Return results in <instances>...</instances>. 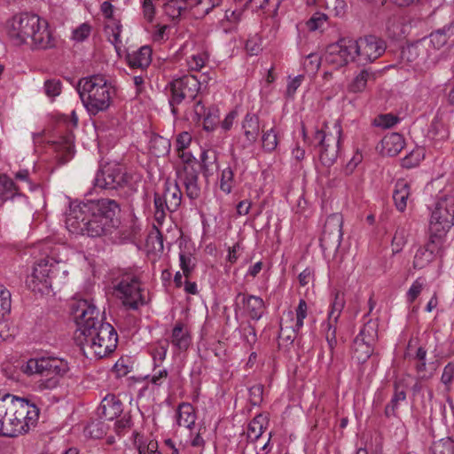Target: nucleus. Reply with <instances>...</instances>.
Masks as SVG:
<instances>
[{"mask_svg":"<svg viewBox=\"0 0 454 454\" xmlns=\"http://www.w3.org/2000/svg\"><path fill=\"white\" fill-rule=\"evenodd\" d=\"M121 207L119 203L108 198L87 200L71 203L66 217L67 230L75 235L91 238L112 232L119 225Z\"/></svg>","mask_w":454,"mask_h":454,"instance_id":"nucleus-1","label":"nucleus"},{"mask_svg":"<svg viewBox=\"0 0 454 454\" xmlns=\"http://www.w3.org/2000/svg\"><path fill=\"white\" fill-rule=\"evenodd\" d=\"M78 331L83 337L81 341L94 356L103 358L113 353L118 343L114 326L104 321V316L93 302L77 301L72 308Z\"/></svg>","mask_w":454,"mask_h":454,"instance_id":"nucleus-2","label":"nucleus"},{"mask_svg":"<svg viewBox=\"0 0 454 454\" xmlns=\"http://www.w3.org/2000/svg\"><path fill=\"white\" fill-rule=\"evenodd\" d=\"M40 408L29 398L12 394L0 395V435L17 437L37 423Z\"/></svg>","mask_w":454,"mask_h":454,"instance_id":"nucleus-3","label":"nucleus"},{"mask_svg":"<svg viewBox=\"0 0 454 454\" xmlns=\"http://www.w3.org/2000/svg\"><path fill=\"white\" fill-rule=\"evenodd\" d=\"M8 37L16 46L29 43L33 49L47 50L57 46L58 39L48 27V22L36 14L20 13L9 21Z\"/></svg>","mask_w":454,"mask_h":454,"instance_id":"nucleus-4","label":"nucleus"},{"mask_svg":"<svg viewBox=\"0 0 454 454\" xmlns=\"http://www.w3.org/2000/svg\"><path fill=\"white\" fill-rule=\"evenodd\" d=\"M450 26L446 25L408 44L402 51V59L420 68L434 66L438 61V51L450 39Z\"/></svg>","mask_w":454,"mask_h":454,"instance_id":"nucleus-5","label":"nucleus"},{"mask_svg":"<svg viewBox=\"0 0 454 454\" xmlns=\"http://www.w3.org/2000/svg\"><path fill=\"white\" fill-rule=\"evenodd\" d=\"M76 89L83 106L90 115H96L109 108L114 90L103 75L94 74L82 78Z\"/></svg>","mask_w":454,"mask_h":454,"instance_id":"nucleus-6","label":"nucleus"},{"mask_svg":"<svg viewBox=\"0 0 454 454\" xmlns=\"http://www.w3.org/2000/svg\"><path fill=\"white\" fill-rule=\"evenodd\" d=\"M69 369L65 359L51 356L30 358L21 367L25 374L40 377L38 387L41 390L56 388Z\"/></svg>","mask_w":454,"mask_h":454,"instance_id":"nucleus-7","label":"nucleus"},{"mask_svg":"<svg viewBox=\"0 0 454 454\" xmlns=\"http://www.w3.org/2000/svg\"><path fill=\"white\" fill-rule=\"evenodd\" d=\"M113 289L114 294L130 309H137L145 303L139 277L131 270L123 271L115 278L113 281Z\"/></svg>","mask_w":454,"mask_h":454,"instance_id":"nucleus-8","label":"nucleus"},{"mask_svg":"<svg viewBox=\"0 0 454 454\" xmlns=\"http://www.w3.org/2000/svg\"><path fill=\"white\" fill-rule=\"evenodd\" d=\"M169 90L168 104L174 116H178L177 106L182 103H192L197 99L200 90V82L194 75H184L168 84Z\"/></svg>","mask_w":454,"mask_h":454,"instance_id":"nucleus-9","label":"nucleus"},{"mask_svg":"<svg viewBox=\"0 0 454 454\" xmlns=\"http://www.w3.org/2000/svg\"><path fill=\"white\" fill-rule=\"evenodd\" d=\"M131 180L125 168L117 162H108L98 170L94 184L106 190H118L127 186Z\"/></svg>","mask_w":454,"mask_h":454,"instance_id":"nucleus-10","label":"nucleus"},{"mask_svg":"<svg viewBox=\"0 0 454 454\" xmlns=\"http://www.w3.org/2000/svg\"><path fill=\"white\" fill-rule=\"evenodd\" d=\"M52 258L38 261L31 276L27 280L28 287L35 293L49 294L51 289L52 278L56 277V265Z\"/></svg>","mask_w":454,"mask_h":454,"instance_id":"nucleus-11","label":"nucleus"},{"mask_svg":"<svg viewBox=\"0 0 454 454\" xmlns=\"http://www.w3.org/2000/svg\"><path fill=\"white\" fill-rule=\"evenodd\" d=\"M325 60L335 67H344L349 62L356 63L355 40L343 37L336 43L328 45L325 54Z\"/></svg>","mask_w":454,"mask_h":454,"instance_id":"nucleus-12","label":"nucleus"},{"mask_svg":"<svg viewBox=\"0 0 454 454\" xmlns=\"http://www.w3.org/2000/svg\"><path fill=\"white\" fill-rule=\"evenodd\" d=\"M355 43L358 66H366L375 61L386 51L384 40L373 35L361 36Z\"/></svg>","mask_w":454,"mask_h":454,"instance_id":"nucleus-13","label":"nucleus"},{"mask_svg":"<svg viewBox=\"0 0 454 454\" xmlns=\"http://www.w3.org/2000/svg\"><path fill=\"white\" fill-rule=\"evenodd\" d=\"M454 223V199L442 197L438 200L430 219V231H448Z\"/></svg>","mask_w":454,"mask_h":454,"instance_id":"nucleus-14","label":"nucleus"},{"mask_svg":"<svg viewBox=\"0 0 454 454\" xmlns=\"http://www.w3.org/2000/svg\"><path fill=\"white\" fill-rule=\"evenodd\" d=\"M343 218L340 214L330 215L325 223L320 238V247L324 251H337L342 240Z\"/></svg>","mask_w":454,"mask_h":454,"instance_id":"nucleus-15","label":"nucleus"},{"mask_svg":"<svg viewBox=\"0 0 454 454\" xmlns=\"http://www.w3.org/2000/svg\"><path fill=\"white\" fill-rule=\"evenodd\" d=\"M342 128L340 121L333 124V135H329L325 143L320 146L319 160L325 167H331L337 160L340 145Z\"/></svg>","mask_w":454,"mask_h":454,"instance_id":"nucleus-16","label":"nucleus"},{"mask_svg":"<svg viewBox=\"0 0 454 454\" xmlns=\"http://www.w3.org/2000/svg\"><path fill=\"white\" fill-rule=\"evenodd\" d=\"M235 301L237 306L242 304L247 315L252 320L258 321L262 317L265 310V303L261 297L239 293L235 298Z\"/></svg>","mask_w":454,"mask_h":454,"instance_id":"nucleus-17","label":"nucleus"},{"mask_svg":"<svg viewBox=\"0 0 454 454\" xmlns=\"http://www.w3.org/2000/svg\"><path fill=\"white\" fill-rule=\"evenodd\" d=\"M178 176L185 188V193L191 200H196L200 196V186L199 184V171L193 165L184 166L178 171Z\"/></svg>","mask_w":454,"mask_h":454,"instance_id":"nucleus-18","label":"nucleus"},{"mask_svg":"<svg viewBox=\"0 0 454 454\" xmlns=\"http://www.w3.org/2000/svg\"><path fill=\"white\" fill-rule=\"evenodd\" d=\"M122 403L114 395H107L98 408V414L101 419L113 420L122 413Z\"/></svg>","mask_w":454,"mask_h":454,"instance_id":"nucleus-19","label":"nucleus"},{"mask_svg":"<svg viewBox=\"0 0 454 454\" xmlns=\"http://www.w3.org/2000/svg\"><path fill=\"white\" fill-rule=\"evenodd\" d=\"M262 126L256 114L247 113L245 115L241 129L247 145H252L257 141Z\"/></svg>","mask_w":454,"mask_h":454,"instance_id":"nucleus-20","label":"nucleus"},{"mask_svg":"<svg viewBox=\"0 0 454 454\" xmlns=\"http://www.w3.org/2000/svg\"><path fill=\"white\" fill-rule=\"evenodd\" d=\"M247 8L248 7L246 4L235 2L234 8H229L225 11L224 18L221 20L220 24L226 33L237 28Z\"/></svg>","mask_w":454,"mask_h":454,"instance_id":"nucleus-21","label":"nucleus"},{"mask_svg":"<svg viewBox=\"0 0 454 454\" xmlns=\"http://www.w3.org/2000/svg\"><path fill=\"white\" fill-rule=\"evenodd\" d=\"M127 62L131 68H139L144 73L152 62V49L149 46H142L137 51L128 53Z\"/></svg>","mask_w":454,"mask_h":454,"instance_id":"nucleus-22","label":"nucleus"},{"mask_svg":"<svg viewBox=\"0 0 454 454\" xmlns=\"http://www.w3.org/2000/svg\"><path fill=\"white\" fill-rule=\"evenodd\" d=\"M170 342L179 350H186L191 343V336L187 326L182 321H177L172 329Z\"/></svg>","mask_w":454,"mask_h":454,"instance_id":"nucleus-23","label":"nucleus"},{"mask_svg":"<svg viewBox=\"0 0 454 454\" xmlns=\"http://www.w3.org/2000/svg\"><path fill=\"white\" fill-rule=\"evenodd\" d=\"M410 195V184L404 179H398L393 192V200L398 211L403 212L405 210Z\"/></svg>","mask_w":454,"mask_h":454,"instance_id":"nucleus-24","label":"nucleus"},{"mask_svg":"<svg viewBox=\"0 0 454 454\" xmlns=\"http://www.w3.org/2000/svg\"><path fill=\"white\" fill-rule=\"evenodd\" d=\"M382 153L387 156L397 155L404 146V140L402 135L391 133L381 140Z\"/></svg>","mask_w":454,"mask_h":454,"instance_id":"nucleus-25","label":"nucleus"},{"mask_svg":"<svg viewBox=\"0 0 454 454\" xmlns=\"http://www.w3.org/2000/svg\"><path fill=\"white\" fill-rule=\"evenodd\" d=\"M218 153L213 149L204 150L200 154V167L206 178L213 176L218 169Z\"/></svg>","mask_w":454,"mask_h":454,"instance_id":"nucleus-26","label":"nucleus"},{"mask_svg":"<svg viewBox=\"0 0 454 454\" xmlns=\"http://www.w3.org/2000/svg\"><path fill=\"white\" fill-rule=\"evenodd\" d=\"M177 425L191 428L195 424L196 414L193 406L189 403L179 404L176 411Z\"/></svg>","mask_w":454,"mask_h":454,"instance_id":"nucleus-27","label":"nucleus"},{"mask_svg":"<svg viewBox=\"0 0 454 454\" xmlns=\"http://www.w3.org/2000/svg\"><path fill=\"white\" fill-rule=\"evenodd\" d=\"M375 79V73L371 68L362 69L348 84V91L362 92L365 90L367 82Z\"/></svg>","mask_w":454,"mask_h":454,"instance_id":"nucleus-28","label":"nucleus"},{"mask_svg":"<svg viewBox=\"0 0 454 454\" xmlns=\"http://www.w3.org/2000/svg\"><path fill=\"white\" fill-rule=\"evenodd\" d=\"M19 195L20 193L14 182L6 175L0 174V200L5 201Z\"/></svg>","mask_w":454,"mask_h":454,"instance_id":"nucleus-29","label":"nucleus"},{"mask_svg":"<svg viewBox=\"0 0 454 454\" xmlns=\"http://www.w3.org/2000/svg\"><path fill=\"white\" fill-rule=\"evenodd\" d=\"M395 392L390 402L386 405L384 414L387 418L395 417L399 402L406 399V392L403 388H400L399 384L395 382Z\"/></svg>","mask_w":454,"mask_h":454,"instance_id":"nucleus-30","label":"nucleus"},{"mask_svg":"<svg viewBox=\"0 0 454 454\" xmlns=\"http://www.w3.org/2000/svg\"><path fill=\"white\" fill-rule=\"evenodd\" d=\"M373 345L360 339H355L353 352L359 363H364L373 353Z\"/></svg>","mask_w":454,"mask_h":454,"instance_id":"nucleus-31","label":"nucleus"},{"mask_svg":"<svg viewBox=\"0 0 454 454\" xmlns=\"http://www.w3.org/2000/svg\"><path fill=\"white\" fill-rule=\"evenodd\" d=\"M188 9H192V7L183 0H168L164 4L165 13L173 20H178L182 13Z\"/></svg>","mask_w":454,"mask_h":454,"instance_id":"nucleus-32","label":"nucleus"},{"mask_svg":"<svg viewBox=\"0 0 454 454\" xmlns=\"http://www.w3.org/2000/svg\"><path fill=\"white\" fill-rule=\"evenodd\" d=\"M345 306V299L344 294L336 291L334 293L333 300L331 303V310L328 313V317L326 322L338 323L340 316L341 314L342 309Z\"/></svg>","mask_w":454,"mask_h":454,"instance_id":"nucleus-33","label":"nucleus"},{"mask_svg":"<svg viewBox=\"0 0 454 454\" xmlns=\"http://www.w3.org/2000/svg\"><path fill=\"white\" fill-rule=\"evenodd\" d=\"M387 29L393 37H401L407 33L408 25L399 16H392L387 21Z\"/></svg>","mask_w":454,"mask_h":454,"instance_id":"nucleus-34","label":"nucleus"},{"mask_svg":"<svg viewBox=\"0 0 454 454\" xmlns=\"http://www.w3.org/2000/svg\"><path fill=\"white\" fill-rule=\"evenodd\" d=\"M265 419H266L262 415H258L254 417L248 424L247 434V438L251 442H257L262 435L264 430L263 424Z\"/></svg>","mask_w":454,"mask_h":454,"instance_id":"nucleus-35","label":"nucleus"},{"mask_svg":"<svg viewBox=\"0 0 454 454\" xmlns=\"http://www.w3.org/2000/svg\"><path fill=\"white\" fill-rule=\"evenodd\" d=\"M264 124L262 126V148L265 152L271 153L276 150L278 145V136L277 129L272 127L268 130H264Z\"/></svg>","mask_w":454,"mask_h":454,"instance_id":"nucleus-36","label":"nucleus"},{"mask_svg":"<svg viewBox=\"0 0 454 454\" xmlns=\"http://www.w3.org/2000/svg\"><path fill=\"white\" fill-rule=\"evenodd\" d=\"M170 141L160 136L154 137L151 139L150 149L152 153L156 157H161L168 154L170 151Z\"/></svg>","mask_w":454,"mask_h":454,"instance_id":"nucleus-37","label":"nucleus"},{"mask_svg":"<svg viewBox=\"0 0 454 454\" xmlns=\"http://www.w3.org/2000/svg\"><path fill=\"white\" fill-rule=\"evenodd\" d=\"M167 198L168 203V212L172 213L177 210L181 204L182 192L176 184L173 187H167L164 193L161 194Z\"/></svg>","mask_w":454,"mask_h":454,"instance_id":"nucleus-38","label":"nucleus"},{"mask_svg":"<svg viewBox=\"0 0 454 454\" xmlns=\"http://www.w3.org/2000/svg\"><path fill=\"white\" fill-rule=\"evenodd\" d=\"M154 218L159 224H162L164 222L167 212H168V203L167 198L160 193L154 194Z\"/></svg>","mask_w":454,"mask_h":454,"instance_id":"nucleus-39","label":"nucleus"},{"mask_svg":"<svg viewBox=\"0 0 454 454\" xmlns=\"http://www.w3.org/2000/svg\"><path fill=\"white\" fill-rule=\"evenodd\" d=\"M442 232H431L429 241L424 246V247L432 251V254L435 256H442L443 254V236Z\"/></svg>","mask_w":454,"mask_h":454,"instance_id":"nucleus-40","label":"nucleus"},{"mask_svg":"<svg viewBox=\"0 0 454 454\" xmlns=\"http://www.w3.org/2000/svg\"><path fill=\"white\" fill-rule=\"evenodd\" d=\"M356 338L374 344L378 339V324L372 320H369L364 324Z\"/></svg>","mask_w":454,"mask_h":454,"instance_id":"nucleus-41","label":"nucleus"},{"mask_svg":"<svg viewBox=\"0 0 454 454\" xmlns=\"http://www.w3.org/2000/svg\"><path fill=\"white\" fill-rule=\"evenodd\" d=\"M325 332V338L326 340L331 356H333L334 349L338 345V340L336 337L337 323L325 322L322 325Z\"/></svg>","mask_w":454,"mask_h":454,"instance_id":"nucleus-42","label":"nucleus"},{"mask_svg":"<svg viewBox=\"0 0 454 454\" xmlns=\"http://www.w3.org/2000/svg\"><path fill=\"white\" fill-rule=\"evenodd\" d=\"M430 453L454 454V440L450 437H446L433 442L430 447Z\"/></svg>","mask_w":454,"mask_h":454,"instance_id":"nucleus-43","label":"nucleus"},{"mask_svg":"<svg viewBox=\"0 0 454 454\" xmlns=\"http://www.w3.org/2000/svg\"><path fill=\"white\" fill-rule=\"evenodd\" d=\"M58 158L61 164H65L69 161L74 154V145L70 137L65 138L63 143L60 144L58 148Z\"/></svg>","mask_w":454,"mask_h":454,"instance_id":"nucleus-44","label":"nucleus"},{"mask_svg":"<svg viewBox=\"0 0 454 454\" xmlns=\"http://www.w3.org/2000/svg\"><path fill=\"white\" fill-rule=\"evenodd\" d=\"M435 257L432 254V251L427 250L424 247H419L413 259V267L415 269H424L427 267Z\"/></svg>","mask_w":454,"mask_h":454,"instance_id":"nucleus-45","label":"nucleus"},{"mask_svg":"<svg viewBox=\"0 0 454 454\" xmlns=\"http://www.w3.org/2000/svg\"><path fill=\"white\" fill-rule=\"evenodd\" d=\"M179 262L184 276L189 278L196 266V258L191 253L180 252Z\"/></svg>","mask_w":454,"mask_h":454,"instance_id":"nucleus-46","label":"nucleus"},{"mask_svg":"<svg viewBox=\"0 0 454 454\" xmlns=\"http://www.w3.org/2000/svg\"><path fill=\"white\" fill-rule=\"evenodd\" d=\"M428 136L436 141H444L449 137V130L443 123L434 121L428 129Z\"/></svg>","mask_w":454,"mask_h":454,"instance_id":"nucleus-47","label":"nucleus"},{"mask_svg":"<svg viewBox=\"0 0 454 454\" xmlns=\"http://www.w3.org/2000/svg\"><path fill=\"white\" fill-rule=\"evenodd\" d=\"M106 31L109 34V42L117 49L121 44V24L120 20H113L112 25L108 24L106 26Z\"/></svg>","mask_w":454,"mask_h":454,"instance_id":"nucleus-48","label":"nucleus"},{"mask_svg":"<svg viewBox=\"0 0 454 454\" xmlns=\"http://www.w3.org/2000/svg\"><path fill=\"white\" fill-rule=\"evenodd\" d=\"M234 184V171L231 167L224 168L221 174L220 189L226 194L231 192Z\"/></svg>","mask_w":454,"mask_h":454,"instance_id":"nucleus-49","label":"nucleus"},{"mask_svg":"<svg viewBox=\"0 0 454 454\" xmlns=\"http://www.w3.org/2000/svg\"><path fill=\"white\" fill-rule=\"evenodd\" d=\"M400 119L393 114H380L374 118L372 124L382 129H390L394 127Z\"/></svg>","mask_w":454,"mask_h":454,"instance_id":"nucleus-50","label":"nucleus"},{"mask_svg":"<svg viewBox=\"0 0 454 454\" xmlns=\"http://www.w3.org/2000/svg\"><path fill=\"white\" fill-rule=\"evenodd\" d=\"M321 57L317 53H309L304 62L303 68L309 74H316L321 65Z\"/></svg>","mask_w":454,"mask_h":454,"instance_id":"nucleus-51","label":"nucleus"},{"mask_svg":"<svg viewBox=\"0 0 454 454\" xmlns=\"http://www.w3.org/2000/svg\"><path fill=\"white\" fill-rule=\"evenodd\" d=\"M307 309L308 306L304 300H300L298 307L296 308V321L294 325L293 326V330L294 333H299L300 330L303 326V320L307 317Z\"/></svg>","mask_w":454,"mask_h":454,"instance_id":"nucleus-52","label":"nucleus"},{"mask_svg":"<svg viewBox=\"0 0 454 454\" xmlns=\"http://www.w3.org/2000/svg\"><path fill=\"white\" fill-rule=\"evenodd\" d=\"M218 110L216 108H207L206 115L203 117L204 129L207 131L214 130L218 121Z\"/></svg>","mask_w":454,"mask_h":454,"instance_id":"nucleus-53","label":"nucleus"},{"mask_svg":"<svg viewBox=\"0 0 454 454\" xmlns=\"http://www.w3.org/2000/svg\"><path fill=\"white\" fill-rule=\"evenodd\" d=\"M329 135H333V127H329L327 123H325L323 129H316L313 135L311 143L315 146H322Z\"/></svg>","mask_w":454,"mask_h":454,"instance_id":"nucleus-54","label":"nucleus"},{"mask_svg":"<svg viewBox=\"0 0 454 454\" xmlns=\"http://www.w3.org/2000/svg\"><path fill=\"white\" fill-rule=\"evenodd\" d=\"M454 381V363H448L444 368L441 376V382L444 385L445 390L450 392L451 390V385Z\"/></svg>","mask_w":454,"mask_h":454,"instance_id":"nucleus-55","label":"nucleus"},{"mask_svg":"<svg viewBox=\"0 0 454 454\" xmlns=\"http://www.w3.org/2000/svg\"><path fill=\"white\" fill-rule=\"evenodd\" d=\"M425 286V279L423 278H418L411 286L407 292V301L409 303H412L419 297L421 291Z\"/></svg>","mask_w":454,"mask_h":454,"instance_id":"nucleus-56","label":"nucleus"},{"mask_svg":"<svg viewBox=\"0 0 454 454\" xmlns=\"http://www.w3.org/2000/svg\"><path fill=\"white\" fill-rule=\"evenodd\" d=\"M62 83L59 79H50L44 82V91L48 97H57L60 94Z\"/></svg>","mask_w":454,"mask_h":454,"instance_id":"nucleus-57","label":"nucleus"},{"mask_svg":"<svg viewBox=\"0 0 454 454\" xmlns=\"http://www.w3.org/2000/svg\"><path fill=\"white\" fill-rule=\"evenodd\" d=\"M262 49V39L258 35H254L247 40L246 50L250 55H258Z\"/></svg>","mask_w":454,"mask_h":454,"instance_id":"nucleus-58","label":"nucleus"},{"mask_svg":"<svg viewBox=\"0 0 454 454\" xmlns=\"http://www.w3.org/2000/svg\"><path fill=\"white\" fill-rule=\"evenodd\" d=\"M215 7L217 6L211 3L210 0H194L192 6L202 17L208 14Z\"/></svg>","mask_w":454,"mask_h":454,"instance_id":"nucleus-59","label":"nucleus"},{"mask_svg":"<svg viewBox=\"0 0 454 454\" xmlns=\"http://www.w3.org/2000/svg\"><path fill=\"white\" fill-rule=\"evenodd\" d=\"M413 359L417 360L418 363L415 365V368L419 373H422L426 372L427 369V349L424 347H419L414 356Z\"/></svg>","mask_w":454,"mask_h":454,"instance_id":"nucleus-60","label":"nucleus"},{"mask_svg":"<svg viewBox=\"0 0 454 454\" xmlns=\"http://www.w3.org/2000/svg\"><path fill=\"white\" fill-rule=\"evenodd\" d=\"M168 343L169 341L168 340L160 341L157 346L154 347V348L152 351L153 358L154 362L159 360L160 362H162L167 356L168 348Z\"/></svg>","mask_w":454,"mask_h":454,"instance_id":"nucleus-61","label":"nucleus"},{"mask_svg":"<svg viewBox=\"0 0 454 454\" xmlns=\"http://www.w3.org/2000/svg\"><path fill=\"white\" fill-rule=\"evenodd\" d=\"M90 31L91 27L87 23H83L73 31L72 39L76 42H83L89 37Z\"/></svg>","mask_w":454,"mask_h":454,"instance_id":"nucleus-62","label":"nucleus"},{"mask_svg":"<svg viewBox=\"0 0 454 454\" xmlns=\"http://www.w3.org/2000/svg\"><path fill=\"white\" fill-rule=\"evenodd\" d=\"M192 143V136L189 132L184 131L176 136V151L186 150Z\"/></svg>","mask_w":454,"mask_h":454,"instance_id":"nucleus-63","label":"nucleus"},{"mask_svg":"<svg viewBox=\"0 0 454 454\" xmlns=\"http://www.w3.org/2000/svg\"><path fill=\"white\" fill-rule=\"evenodd\" d=\"M327 16L322 12H316L308 21V27L309 30L315 31L322 27L326 21Z\"/></svg>","mask_w":454,"mask_h":454,"instance_id":"nucleus-64","label":"nucleus"}]
</instances>
